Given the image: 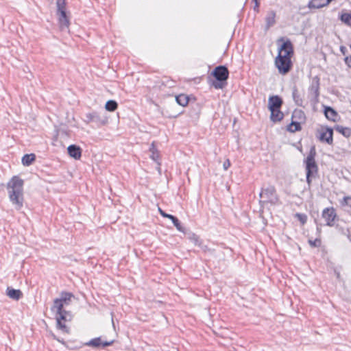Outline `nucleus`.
Listing matches in <instances>:
<instances>
[{
  "mask_svg": "<svg viewBox=\"0 0 351 351\" xmlns=\"http://www.w3.org/2000/svg\"><path fill=\"white\" fill-rule=\"evenodd\" d=\"M23 180L18 176H13L7 183L10 201L16 210L21 209L23 206Z\"/></svg>",
  "mask_w": 351,
  "mask_h": 351,
  "instance_id": "f257e3e1",
  "label": "nucleus"
},
{
  "mask_svg": "<svg viewBox=\"0 0 351 351\" xmlns=\"http://www.w3.org/2000/svg\"><path fill=\"white\" fill-rule=\"evenodd\" d=\"M293 46L289 40L285 42L279 49L275 64L281 74L287 73L291 69V56L293 54Z\"/></svg>",
  "mask_w": 351,
  "mask_h": 351,
  "instance_id": "f03ea898",
  "label": "nucleus"
},
{
  "mask_svg": "<svg viewBox=\"0 0 351 351\" xmlns=\"http://www.w3.org/2000/svg\"><path fill=\"white\" fill-rule=\"evenodd\" d=\"M64 304L58 298L53 300V304L51 307V311L55 314L57 328L63 332L68 333V327L62 322L71 320V315L69 312L63 309Z\"/></svg>",
  "mask_w": 351,
  "mask_h": 351,
  "instance_id": "7ed1b4c3",
  "label": "nucleus"
},
{
  "mask_svg": "<svg viewBox=\"0 0 351 351\" xmlns=\"http://www.w3.org/2000/svg\"><path fill=\"white\" fill-rule=\"evenodd\" d=\"M56 6L60 29L62 32H69L70 22L66 12L65 0H57Z\"/></svg>",
  "mask_w": 351,
  "mask_h": 351,
  "instance_id": "20e7f679",
  "label": "nucleus"
},
{
  "mask_svg": "<svg viewBox=\"0 0 351 351\" xmlns=\"http://www.w3.org/2000/svg\"><path fill=\"white\" fill-rule=\"evenodd\" d=\"M316 155L315 149L314 147H311L309 154L306 158V182L308 184L311 183V176L316 173L318 169L315 158Z\"/></svg>",
  "mask_w": 351,
  "mask_h": 351,
  "instance_id": "39448f33",
  "label": "nucleus"
},
{
  "mask_svg": "<svg viewBox=\"0 0 351 351\" xmlns=\"http://www.w3.org/2000/svg\"><path fill=\"white\" fill-rule=\"evenodd\" d=\"M261 199V203H269L271 204H276L278 202V197L276 195V189L274 186H269L265 189H263L259 194Z\"/></svg>",
  "mask_w": 351,
  "mask_h": 351,
  "instance_id": "423d86ee",
  "label": "nucleus"
},
{
  "mask_svg": "<svg viewBox=\"0 0 351 351\" xmlns=\"http://www.w3.org/2000/svg\"><path fill=\"white\" fill-rule=\"evenodd\" d=\"M84 121L86 123L93 122L97 125H104L106 123L107 120L102 117L98 112L93 111L86 114Z\"/></svg>",
  "mask_w": 351,
  "mask_h": 351,
  "instance_id": "0eeeda50",
  "label": "nucleus"
},
{
  "mask_svg": "<svg viewBox=\"0 0 351 351\" xmlns=\"http://www.w3.org/2000/svg\"><path fill=\"white\" fill-rule=\"evenodd\" d=\"M333 130L328 127H322L318 130V138L322 142H326L328 145H331L333 142L332 138Z\"/></svg>",
  "mask_w": 351,
  "mask_h": 351,
  "instance_id": "6e6552de",
  "label": "nucleus"
},
{
  "mask_svg": "<svg viewBox=\"0 0 351 351\" xmlns=\"http://www.w3.org/2000/svg\"><path fill=\"white\" fill-rule=\"evenodd\" d=\"M213 75L217 81L224 82L228 78L229 71L225 66H218L213 71Z\"/></svg>",
  "mask_w": 351,
  "mask_h": 351,
  "instance_id": "1a4fd4ad",
  "label": "nucleus"
},
{
  "mask_svg": "<svg viewBox=\"0 0 351 351\" xmlns=\"http://www.w3.org/2000/svg\"><path fill=\"white\" fill-rule=\"evenodd\" d=\"M322 217L326 221L327 226H333L337 217L335 210L332 207L326 208L322 212Z\"/></svg>",
  "mask_w": 351,
  "mask_h": 351,
  "instance_id": "9d476101",
  "label": "nucleus"
},
{
  "mask_svg": "<svg viewBox=\"0 0 351 351\" xmlns=\"http://www.w3.org/2000/svg\"><path fill=\"white\" fill-rule=\"evenodd\" d=\"M282 99L278 95H272L268 99V108L270 111L275 109H280L282 105Z\"/></svg>",
  "mask_w": 351,
  "mask_h": 351,
  "instance_id": "9b49d317",
  "label": "nucleus"
},
{
  "mask_svg": "<svg viewBox=\"0 0 351 351\" xmlns=\"http://www.w3.org/2000/svg\"><path fill=\"white\" fill-rule=\"evenodd\" d=\"M158 210H159L160 214L163 217L168 218L169 220H171L172 223H173V225L176 226V229L178 231H180L181 232H184V228L182 227V226L181 225L180 221L178 219L177 217H176L175 216H173L172 215L166 213L165 211H163L160 208H158Z\"/></svg>",
  "mask_w": 351,
  "mask_h": 351,
  "instance_id": "f8f14e48",
  "label": "nucleus"
},
{
  "mask_svg": "<svg viewBox=\"0 0 351 351\" xmlns=\"http://www.w3.org/2000/svg\"><path fill=\"white\" fill-rule=\"evenodd\" d=\"M114 342V340H111L110 341H101V339L100 337L95 338L89 341L88 342L86 343V346L97 348L100 346H102L103 347H106L111 346Z\"/></svg>",
  "mask_w": 351,
  "mask_h": 351,
  "instance_id": "ddd939ff",
  "label": "nucleus"
},
{
  "mask_svg": "<svg viewBox=\"0 0 351 351\" xmlns=\"http://www.w3.org/2000/svg\"><path fill=\"white\" fill-rule=\"evenodd\" d=\"M67 151L69 155L75 160H78L81 158L82 149L79 146L76 145H71L68 147Z\"/></svg>",
  "mask_w": 351,
  "mask_h": 351,
  "instance_id": "4468645a",
  "label": "nucleus"
},
{
  "mask_svg": "<svg viewBox=\"0 0 351 351\" xmlns=\"http://www.w3.org/2000/svg\"><path fill=\"white\" fill-rule=\"evenodd\" d=\"M324 114L327 119L335 122L339 117L337 112L330 106H325Z\"/></svg>",
  "mask_w": 351,
  "mask_h": 351,
  "instance_id": "2eb2a0df",
  "label": "nucleus"
},
{
  "mask_svg": "<svg viewBox=\"0 0 351 351\" xmlns=\"http://www.w3.org/2000/svg\"><path fill=\"white\" fill-rule=\"evenodd\" d=\"M6 295L12 300H19L22 297L23 293L19 289H14L8 287L6 289Z\"/></svg>",
  "mask_w": 351,
  "mask_h": 351,
  "instance_id": "dca6fc26",
  "label": "nucleus"
},
{
  "mask_svg": "<svg viewBox=\"0 0 351 351\" xmlns=\"http://www.w3.org/2000/svg\"><path fill=\"white\" fill-rule=\"evenodd\" d=\"M328 5L326 0H311L308 3V8L310 9H319Z\"/></svg>",
  "mask_w": 351,
  "mask_h": 351,
  "instance_id": "f3484780",
  "label": "nucleus"
},
{
  "mask_svg": "<svg viewBox=\"0 0 351 351\" xmlns=\"http://www.w3.org/2000/svg\"><path fill=\"white\" fill-rule=\"evenodd\" d=\"M270 119L273 122L281 121L284 117V114L281 112L280 109H275L274 111H270Z\"/></svg>",
  "mask_w": 351,
  "mask_h": 351,
  "instance_id": "a211bd4d",
  "label": "nucleus"
},
{
  "mask_svg": "<svg viewBox=\"0 0 351 351\" xmlns=\"http://www.w3.org/2000/svg\"><path fill=\"white\" fill-rule=\"evenodd\" d=\"M335 130L345 137H349L351 136V128H350L337 125L335 126Z\"/></svg>",
  "mask_w": 351,
  "mask_h": 351,
  "instance_id": "6ab92c4d",
  "label": "nucleus"
},
{
  "mask_svg": "<svg viewBox=\"0 0 351 351\" xmlns=\"http://www.w3.org/2000/svg\"><path fill=\"white\" fill-rule=\"evenodd\" d=\"M73 297V295L69 292H62L60 298H58L64 305H68L71 301V299Z\"/></svg>",
  "mask_w": 351,
  "mask_h": 351,
  "instance_id": "aec40b11",
  "label": "nucleus"
},
{
  "mask_svg": "<svg viewBox=\"0 0 351 351\" xmlns=\"http://www.w3.org/2000/svg\"><path fill=\"white\" fill-rule=\"evenodd\" d=\"M319 79L314 80L313 83L310 87L311 92L313 93L315 98H317L319 96Z\"/></svg>",
  "mask_w": 351,
  "mask_h": 351,
  "instance_id": "412c9836",
  "label": "nucleus"
},
{
  "mask_svg": "<svg viewBox=\"0 0 351 351\" xmlns=\"http://www.w3.org/2000/svg\"><path fill=\"white\" fill-rule=\"evenodd\" d=\"M176 102L181 106H186L189 103V97L184 94H180L176 97Z\"/></svg>",
  "mask_w": 351,
  "mask_h": 351,
  "instance_id": "4be33fe9",
  "label": "nucleus"
},
{
  "mask_svg": "<svg viewBox=\"0 0 351 351\" xmlns=\"http://www.w3.org/2000/svg\"><path fill=\"white\" fill-rule=\"evenodd\" d=\"M35 159L36 156L34 154H25L22 158V163L25 166H29L35 160Z\"/></svg>",
  "mask_w": 351,
  "mask_h": 351,
  "instance_id": "5701e85b",
  "label": "nucleus"
},
{
  "mask_svg": "<svg viewBox=\"0 0 351 351\" xmlns=\"http://www.w3.org/2000/svg\"><path fill=\"white\" fill-rule=\"evenodd\" d=\"M276 13L274 11L268 12L266 16L267 27L269 28L275 23Z\"/></svg>",
  "mask_w": 351,
  "mask_h": 351,
  "instance_id": "b1692460",
  "label": "nucleus"
},
{
  "mask_svg": "<svg viewBox=\"0 0 351 351\" xmlns=\"http://www.w3.org/2000/svg\"><path fill=\"white\" fill-rule=\"evenodd\" d=\"M301 130L300 123L297 121H292L288 126L287 130L291 132H295Z\"/></svg>",
  "mask_w": 351,
  "mask_h": 351,
  "instance_id": "393cba45",
  "label": "nucleus"
},
{
  "mask_svg": "<svg viewBox=\"0 0 351 351\" xmlns=\"http://www.w3.org/2000/svg\"><path fill=\"white\" fill-rule=\"evenodd\" d=\"M118 107L117 103L114 100H109L106 102L105 108L110 112L114 111Z\"/></svg>",
  "mask_w": 351,
  "mask_h": 351,
  "instance_id": "a878e982",
  "label": "nucleus"
},
{
  "mask_svg": "<svg viewBox=\"0 0 351 351\" xmlns=\"http://www.w3.org/2000/svg\"><path fill=\"white\" fill-rule=\"evenodd\" d=\"M149 150L152 152L151 158L154 160L157 161L158 159L159 158V154L157 149L155 147L154 142L152 143Z\"/></svg>",
  "mask_w": 351,
  "mask_h": 351,
  "instance_id": "bb28decb",
  "label": "nucleus"
},
{
  "mask_svg": "<svg viewBox=\"0 0 351 351\" xmlns=\"http://www.w3.org/2000/svg\"><path fill=\"white\" fill-rule=\"evenodd\" d=\"M292 97H293L294 101L295 102V104L297 105L302 106V100L300 98L298 91L295 88H294L293 90Z\"/></svg>",
  "mask_w": 351,
  "mask_h": 351,
  "instance_id": "cd10ccee",
  "label": "nucleus"
},
{
  "mask_svg": "<svg viewBox=\"0 0 351 351\" xmlns=\"http://www.w3.org/2000/svg\"><path fill=\"white\" fill-rule=\"evenodd\" d=\"M189 239L195 245L200 246L202 244V241H200L199 237L194 233L190 234V235L189 236Z\"/></svg>",
  "mask_w": 351,
  "mask_h": 351,
  "instance_id": "c85d7f7f",
  "label": "nucleus"
},
{
  "mask_svg": "<svg viewBox=\"0 0 351 351\" xmlns=\"http://www.w3.org/2000/svg\"><path fill=\"white\" fill-rule=\"evenodd\" d=\"M340 19L346 25H351V13L342 14Z\"/></svg>",
  "mask_w": 351,
  "mask_h": 351,
  "instance_id": "c756f323",
  "label": "nucleus"
},
{
  "mask_svg": "<svg viewBox=\"0 0 351 351\" xmlns=\"http://www.w3.org/2000/svg\"><path fill=\"white\" fill-rule=\"evenodd\" d=\"M295 217L301 222L302 224H304L307 221V216L305 214L296 213Z\"/></svg>",
  "mask_w": 351,
  "mask_h": 351,
  "instance_id": "7c9ffc66",
  "label": "nucleus"
},
{
  "mask_svg": "<svg viewBox=\"0 0 351 351\" xmlns=\"http://www.w3.org/2000/svg\"><path fill=\"white\" fill-rule=\"evenodd\" d=\"M341 204L351 207V196H346L343 197Z\"/></svg>",
  "mask_w": 351,
  "mask_h": 351,
  "instance_id": "2f4dec72",
  "label": "nucleus"
},
{
  "mask_svg": "<svg viewBox=\"0 0 351 351\" xmlns=\"http://www.w3.org/2000/svg\"><path fill=\"white\" fill-rule=\"evenodd\" d=\"M308 243L311 247H318L321 244V241L318 239H316L314 241L309 240Z\"/></svg>",
  "mask_w": 351,
  "mask_h": 351,
  "instance_id": "473e14b6",
  "label": "nucleus"
},
{
  "mask_svg": "<svg viewBox=\"0 0 351 351\" xmlns=\"http://www.w3.org/2000/svg\"><path fill=\"white\" fill-rule=\"evenodd\" d=\"M230 167V162L228 159L226 160L223 164L224 170H227Z\"/></svg>",
  "mask_w": 351,
  "mask_h": 351,
  "instance_id": "72a5a7b5",
  "label": "nucleus"
},
{
  "mask_svg": "<svg viewBox=\"0 0 351 351\" xmlns=\"http://www.w3.org/2000/svg\"><path fill=\"white\" fill-rule=\"evenodd\" d=\"M344 61L347 66L351 68V56L346 57Z\"/></svg>",
  "mask_w": 351,
  "mask_h": 351,
  "instance_id": "f704fd0d",
  "label": "nucleus"
},
{
  "mask_svg": "<svg viewBox=\"0 0 351 351\" xmlns=\"http://www.w3.org/2000/svg\"><path fill=\"white\" fill-rule=\"evenodd\" d=\"M221 82H213V85L217 89L222 88H223V85H222Z\"/></svg>",
  "mask_w": 351,
  "mask_h": 351,
  "instance_id": "c9c22d12",
  "label": "nucleus"
},
{
  "mask_svg": "<svg viewBox=\"0 0 351 351\" xmlns=\"http://www.w3.org/2000/svg\"><path fill=\"white\" fill-rule=\"evenodd\" d=\"M343 47H341V51H343Z\"/></svg>",
  "mask_w": 351,
  "mask_h": 351,
  "instance_id": "e433bc0d",
  "label": "nucleus"
},
{
  "mask_svg": "<svg viewBox=\"0 0 351 351\" xmlns=\"http://www.w3.org/2000/svg\"><path fill=\"white\" fill-rule=\"evenodd\" d=\"M343 47H341V51H343Z\"/></svg>",
  "mask_w": 351,
  "mask_h": 351,
  "instance_id": "4c0bfd02",
  "label": "nucleus"
}]
</instances>
